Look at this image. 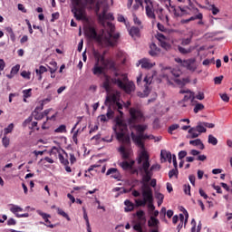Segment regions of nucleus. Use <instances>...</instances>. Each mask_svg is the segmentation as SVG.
Segmentation results:
<instances>
[{
  "label": "nucleus",
  "mask_w": 232,
  "mask_h": 232,
  "mask_svg": "<svg viewBox=\"0 0 232 232\" xmlns=\"http://www.w3.org/2000/svg\"><path fill=\"white\" fill-rule=\"evenodd\" d=\"M111 82L128 95L135 92V83L128 79V74L126 73L114 72L112 78L105 74L102 82V88L105 89V92H109L111 91Z\"/></svg>",
  "instance_id": "obj_1"
},
{
  "label": "nucleus",
  "mask_w": 232,
  "mask_h": 232,
  "mask_svg": "<svg viewBox=\"0 0 232 232\" xmlns=\"http://www.w3.org/2000/svg\"><path fill=\"white\" fill-rule=\"evenodd\" d=\"M139 171L142 177V182L148 183L153 177V171H160V165L150 163V155L148 151H141L138 158Z\"/></svg>",
  "instance_id": "obj_2"
},
{
  "label": "nucleus",
  "mask_w": 232,
  "mask_h": 232,
  "mask_svg": "<svg viewBox=\"0 0 232 232\" xmlns=\"http://www.w3.org/2000/svg\"><path fill=\"white\" fill-rule=\"evenodd\" d=\"M116 139L122 141V145L119 148V151L122 159H124V160H128L131 155V149H130L131 140L130 139V136L126 135V131L116 130Z\"/></svg>",
  "instance_id": "obj_3"
},
{
  "label": "nucleus",
  "mask_w": 232,
  "mask_h": 232,
  "mask_svg": "<svg viewBox=\"0 0 232 232\" xmlns=\"http://www.w3.org/2000/svg\"><path fill=\"white\" fill-rule=\"evenodd\" d=\"M107 25L109 26V30L103 35L102 42L106 44V46H117L121 34L119 33L115 34V25H113V24L107 23Z\"/></svg>",
  "instance_id": "obj_4"
},
{
  "label": "nucleus",
  "mask_w": 232,
  "mask_h": 232,
  "mask_svg": "<svg viewBox=\"0 0 232 232\" xmlns=\"http://www.w3.org/2000/svg\"><path fill=\"white\" fill-rule=\"evenodd\" d=\"M130 137L134 144H136L138 148L141 149V151H146V145L144 144V140H153V139H155V136L153 134H135V132H131Z\"/></svg>",
  "instance_id": "obj_5"
},
{
  "label": "nucleus",
  "mask_w": 232,
  "mask_h": 232,
  "mask_svg": "<svg viewBox=\"0 0 232 232\" xmlns=\"http://www.w3.org/2000/svg\"><path fill=\"white\" fill-rule=\"evenodd\" d=\"M72 9L71 12L73 14L76 21H86V11L84 8L79 7L81 0H71Z\"/></svg>",
  "instance_id": "obj_6"
},
{
  "label": "nucleus",
  "mask_w": 232,
  "mask_h": 232,
  "mask_svg": "<svg viewBox=\"0 0 232 232\" xmlns=\"http://www.w3.org/2000/svg\"><path fill=\"white\" fill-rule=\"evenodd\" d=\"M130 115L129 124H135L136 122H142V121H144V114L142 113V111L139 109L130 108Z\"/></svg>",
  "instance_id": "obj_7"
},
{
  "label": "nucleus",
  "mask_w": 232,
  "mask_h": 232,
  "mask_svg": "<svg viewBox=\"0 0 232 232\" xmlns=\"http://www.w3.org/2000/svg\"><path fill=\"white\" fill-rule=\"evenodd\" d=\"M100 63L102 64L104 70H110L111 72H114V73H118L115 60L111 58L105 59L104 56H101Z\"/></svg>",
  "instance_id": "obj_8"
},
{
  "label": "nucleus",
  "mask_w": 232,
  "mask_h": 232,
  "mask_svg": "<svg viewBox=\"0 0 232 232\" xmlns=\"http://www.w3.org/2000/svg\"><path fill=\"white\" fill-rule=\"evenodd\" d=\"M144 184L142 185L141 188V195L143 197V200L145 201L146 204L149 202H153V189H151V187L148 185V183L143 182Z\"/></svg>",
  "instance_id": "obj_9"
},
{
  "label": "nucleus",
  "mask_w": 232,
  "mask_h": 232,
  "mask_svg": "<svg viewBox=\"0 0 232 232\" xmlns=\"http://www.w3.org/2000/svg\"><path fill=\"white\" fill-rule=\"evenodd\" d=\"M55 153H58V159L61 164H63V166H68V164H70V161H68V153H66V151L63 150V154H61V152H59V149L53 147L51 150V155H53Z\"/></svg>",
  "instance_id": "obj_10"
},
{
  "label": "nucleus",
  "mask_w": 232,
  "mask_h": 232,
  "mask_svg": "<svg viewBox=\"0 0 232 232\" xmlns=\"http://www.w3.org/2000/svg\"><path fill=\"white\" fill-rule=\"evenodd\" d=\"M194 12L197 14L196 15H193L188 19L182 20L181 23L188 24V23H190V21H197V19H198V24H204V22L202 21V19H204V15L202 13H198V8H195Z\"/></svg>",
  "instance_id": "obj_11"
},
{
  "label": "nucleus",
  "mask_w": 232,
  "mask_h": 232,
  "mask_svg": "<svg viewBox=\"0 0 232 232\" xmlns=\"http://www.w3.org/2000/svg\"><path fill=\"white\" fill-rule=\"evenodd\" d=\"M146 5L145 11L149 19H155V11L153 10V2L151 0H144Z\"/></svg>",
  "instance_id": "obj_12"
},
{
  "label": "nucleus",
  "mask_w": 232,
  "mask_h": 232,
  "mask_svg": "<svg viewBox=\"0 0 232 232\" xmlns=\"http://www.w3.org/2000/svg\"><path fill=\"white\" fill-rule=\"evenodd\" d=\"M85 35L89 39H96V41H102V38L97 34V31L93 27H89L85 31Z\"/></svg>",
  "instance_id": "obj_13"
},
{
  "label": "nucleus",
  "mask_w": 232,
  "mask_h": 232,
  "mask_svg": "<svg viewBox=\"0 0 232 232\" xmlns=\"http://www.w3.org/2000/svg\"><path fill=\"white\" fill-rule=\"evenodd\" d=\"M99 63H101V58L96 59V63L92 68L93 75H102V73H104V66L99 65Z\"/></svg>",
  "instance_id": "obj_14"
},
{
  "label": "nucleus",
  "mask_w": 232,
  "mask_h": 232,
  "mask_svg": "<svg viewBox=\"0 0 232 232\" xmlns=\"http://www.w3.org/2000/svg\"><path fill=\"white\" fill-rule=\"evenodd\" d=\"M37 213L44 220L45 226L47 227H51V229H53V227H55V225H53L52 222L48 220V218H52V216H50V214H46L41 210H37Z\"/></svg>",
  "instance_id": "obj_15"
},
{
  "label": "nucleus",
  "mask_w": 232,
  "mask_h": 232,
  "mask_svg": "<svg viewBox=\"0 0 232 232\" xmlns=\"http://www.w3.org/2000/svg\"><path fill=\"white\" fill-rule=\"evenodd\" d=\"M106 175H111V179H115V180H121V171L117 168H111L107 170Z\"/></svg>",
  "instance_id": "obj_16"
},
{
  "label": "nucleus",
  "mask_w": 232,
  "mask_h": 232,
  "mask_svg": "<svg viewBox=\"0 0 232 232\" xmlns=\"http://www.w3.org/2000/svg\"><path fill=\"white\" fill-rule=\"evenodd\" d=\"M128 130V126L124 121L121 119H118L116 121V128H114V132L116 131H126Z\"/></svg>",
  "instance_id": "obj_17"
},
{
  "label": "nucleus",
  "mask_w": 232,
  "mask_h": 232,
  "mask_svg": "<svg viewBox=\"0 0 232 232\" xmlns=\"http://www.w3.org/2000/svg\"><path fill=\"white\" fill-rule=\"evenodd\" d=\"M98 17L101 21H104V20L113 21L115 19V17L113 16V14L106 13V9H103L102 13L101 14H99Z\"/></svg>",
  "instance_id": "obj_18"
},
{
  "label": "nucleus",
  "mask_w": 232,
  "mask_h": 232,
  "mask_svg": "<svg viewBox=\"0 0 232 232\" xmlns=\"http://www.w3.org/2000/svg\"><path fill=\"white\" fill-rule=\"evenodd\" d=\"M140 64H141V68H144L145 70H150L155 66V63H151L148 58L140 60Z\"/></svg>",
  "instance_id": "obj_19"
},
{
  "label": "nucleus",
  "mask_w": 232,
  "mask_h": 232,
  "mask_svg": "<svg viewBox=\"0 0 232 232\" xmlns=\"http://www.w3.org/2000/svg\"><path fill=\"white\" fill-rule=\"evenodd\" d=\"M119 166L124 170V171H130L131 169V166H135V160H130L128 162L127 160H124L121 163H119Z\"/></svg>",
  "instance_id": "obj_20"
},
{
  "label": "nucleus",
  "mask_w": 232,
  "mask_h": 232,
  "mask_svg": "<svg viewBox=\"0 0 232 232\" xmlns=\"http://www.w3.org/2000/svg\"><path fill=\"white\" fill-rule=\"evenodd\" d=\"M159 53H160V49L159 47H157V44H151L150 45V51H149V54L151 57H157V55H159Z\"/></svg>",
  "instance_id": "obj_21"
},
{
  "label": "nucleus",
  "mask_w": 232,
  "mask_h": 232,
  "mask_svg": "<svg viewBox=\"0 0 232 232\" xmlns=\"http://www.w3.org/2000/svg\"><path fill=\"white\" fill-rule=\"evenodd\" d=\"M156 14H158V17L160 19V21H166V23L169 21L168 14L164 13V9L162 7H159L156 11Z\"/></svg>",
  "instance_id": "obj_22"
},
{
  "label": "nucleus",
  "mask_w": 232,
  "mask_h": 232,
  "mask_svg": "<svg viewBox=\"0 0 232 232\" xmlns=\"http://www.w3.org/2000/svg\"><path fill=\"white\" fill-rule=\"evenodd\" d=\"M159 224H160V222L157 219V218L150 216V218L148 221V227H154V229H159Z\"/></svg>",
  "instance_id": "obj_23"
},
{
  "label": "nucleus",
  "mask_w": 232,
  "mask_h": 232,
  "mask_svg": "<svg viewBox=\"0 0 232 232\" xmlns=\"http://www.w3.org/2000/svg\"><path fill=\"white\" fill-rule=\"evenodd\" d=\"M160 157L161 159L164 160V162H166V160H168V162H169V164H171V152L168 151V150H161L160 152Z\"/></svg>",
  "instance_id": "obj_24"
},
{
  "label": "nucleus",
  "mask_w": 232,
  "mask_h": 232,
  "mask_svg": "<svg viewBox=\"0 0 232 232\" xmlns=\"http://www.w3.org/2000/svg\"><path fill=\"white\" fill-rule=\"evenodd\" d=\"M124 205L126 206L124 208L125 213H130V211H133V209H135V205L133 204V202H130V199H126L124 201Z\"/></svg>",
  "instance_id": "obj_25"
},
{
  "label": "nucleus",
  "mask_w": 232,
  "mask_h": 232,
  "mask_svg": "<svg viewBox=\"0 0 232 232\" xmlns=\"http://www.w3.org/2000/svg\"><path fill=\"white\" fill-rule=\"evenodd\" d=\"M129 34L130 37H140V29H139V27L132 26L129 30Z\"/></svg>",
  "instance_id": "obj_26"
},
{
  "label": "nucleus",
  "mask_w": 232,
  "mask_h": 232,
  "mask_svg": "<svg viewBox=\"0 0 232 232\" xmlns=\"http://www.w3.org/2000/svg\"><path fill=\"white\" fill-rule=\"evenodd\" d=\"M115 102H117V96H107L104 104L105 106L111 107V103L115 104Z\"/></svg>",
  "instance_id": "obj_27"
},
{
  "label": "nucleus",
  "mask_w": 232,
  "mask_h": 232,
  "mask_svg": "<svg viewBox=\"0 0 232 232\" xmlns=\"http://www.w3.org/2000/svg\"><path fill=\"white\" fill-rule=\"evenodd\" d=\"M169 1V5L170 6V8H172L174 15H176V17H180V15H182V12H184V10H182V8L179 7L178 9L171 5V0H168Z\"/></svg>",
  "instance_id": "obj_28"
},
{
  "label": "nucleus",
  "mask_w": 232,
  "mask_h": 232,
  "mask_svg": "<svg viewBox=\"0 0 232 232\" xmlns=\"http://www.w3.org/2000/svg\"><path fill=\"white\" fill-rule=\"evenodd\" d=\"M175 61L181 64V66H184V68H189L191 66V61L190 60H182L180 58H175Z\"/></svg>",
  "instance_id": "obj_29"
},
{
  "label": "nucleus",
  "mask_w": 232,
  "mask_h": 232,
  "mask_svg": "<svg viewBox=\"0 0 232 232\" xmlns=\"http://www.w3.org/2000/svg\"><path fill=\"white\" fill-rule=\"evenodd\" d=\"M48 72V69L44 67V65H41L39 69L35 70V73L39 76V80L41 81L43 79V73H46Z\"/></svg>",
  "instance_id": "obj_30"
},
{
  "label": "nucleus",
  "mask_w": 232,
  "mask_h": 232,
  "mask_svg": "<svg viewBox=\"0 0 232 232\" xmlns=\"http://www.w3.org/2000/svg\"><path fill=\"white\" fill-rule=\"evenodd\" d=\"M82 211H83V218L87 226V231L92 232V227H90V219L88 218V213L86 212V208L84 207L82 208Z\"/></svg>",
  "instance_id": "obj_31"
},
{
  "label": "nucleus",
  "mask_w": 232,
  "mask_h": 232,
  "mask_svg": "<svg viewBox=\"0 0 232 232\" xmlns=\"http://www.w3.org/2000/svg\"><path fill=\"white\" fill-rule=\"evenodd\" d=\"M194 95L195 93H193L192 92L187 93L182 99V101L179 102V104H183V102H188V101H193V99H195Z\"/></svg>",
  "instance_id": "obj_32"
},
{
  "label": "nucleus",
  "mask_w": 232,
  "mask_h": 232,
  "mask_svg": "<svg viewBox=\"0 0 232 232\" xmlns=\"http://www.w3.org/2000/svg\"><path fill=\"white\" fill-rule=\"evenodd\" d=\"M189 144L191 146H199V150H204V143H202V140L200 139L193 140L189 141Z\"/></svg>",
  "instance_id": "obj_33"
},
{
  "label": "nucleus",
  "mask_w": 232,
  "mask_h": 232,
  "mask_svg": "<svg viewBox=\"0 0 232 232\" xmlns=\"http://www.w3.org/2000/svg\"><path fill=\"white\" fill-rule=\"evenodd\" d=\"M57 119V112H55L54 114H53L51 117L47 116L46 117V121H44L42 125V129L43 130H46V123L48 122V121H53V122H55Z\"/></svg>",
  "instance_id": "obj_34"
},
{
  "label": "nucleus",
  "mask_w": 232,
  "mask_h": 232,
  "mask_svg": "<svg viewBox=\"0 0 232 232\" xmlns=\"http://www.w3.org/2000/svg\"><path fill=\"white\" fill-rule=\"evenodd\" d=\"M50 66H48L50 73H55L57 72V62L52 60L49 63Z\"/></svg>",
  "instance_id": "obj_35"
},
{
  "label": "nucleus",
  "mask_w": 232,
  "mask_h": 232,
  "mask_svg": "<svg viewBox=\"0 0 232 232\" xmlns=\"http://www.w3.org/2000/svg\"><path fill=\"white\" fill-rule=\"evenodd\" d=\"M31 116H33L35 121H43V119H44V114L37 111H34Z\"/></svg>",
  "instance_id": "obj_36"
},
{
  "label": "nucleus",
  "mask_w": 232,
  "mask_h": 232,
  "mask_svg": "<svg viewBox=\"0 0 232 232\" xmlns=\"http://www.w3.org/2000/svg\"><path fill=\"white\" fill-rule=\"evenodd\" d=\"M10 211H11V213H14V215H15V217H17V215H19V213L21 211H23V208H21L17 205H12V207L10 208Z\"/></svg>",
  "instance_id": "obj_37"
},
{
  "label": "nucleus",
  "mask_w": 232,
  "mask_h": 232,
  "mask_svg": "<svg viewBox=\"0 0 232 232\" xmlns=\"http://www.w3.org/2000/svg\"><path fill=\"white\" fill-rule=\"evenodd\" d=\"M196 131H198L199 133H206V125L204 122H198V125L195 128Z\"/></svg>",
  "instance_id": "obj_38"
},
{
  "label": "nucleus",
  "mask_w": 232,
  "mask_h": 232,
  "mask_svg": "<svg viewBox=\"0 0 232 232\" xmlns=\"http://www.w3.org/2000/svg\"><path fill=\"white\" fill-rule=\"evenodd\" d=\"M82 131H84V129H78L76 131H74L72 135V140L75 144H79V140L77 139V137H79V135H81Z\"/></svg>",
  "instance_id": "obj_39"
},
{
  "label": "nucleus",
  "mask_w": 232,
  "mask_h": 232,
  "mask_svg": "<svg viewBox=\"0 0 232 232\" xmlns=\"http://www.w3.org/2000/svg\"><path fill=\"white\" fill-rule=\"evenodd\" d=\"M173 177H176V179H179V169L178 168H174L169 171V178L173 179Z\"/></svg>",
  "instance_id": "obj_40"
},
{
  "label": "nucleus",
  "mask_w": 232,
  "mask_h": 232,
  "mask_svg": "<svg viewBox=\"0 0 232 232\" xmlns=\"http://www.w3.org/2000/svg\"><path fill=\"white\" fill-rule=\"evenodd\" d=\"M134 128H135L136 131L138 132V135H139V133H144V130H148V126L140 125V124L134 125Z\"/></svg>",
  "instance_id": "obj_41"
},
{
  "label": "nucleus",
  "mask_w": 232,
  "mask_h": 232,
  "mask_svg": "<svg viewBox=\"0 0 232 232\" xmlns=\"http://www.w3.org/2000/svg\"><path fill=\"white\" fill-rule=\"evenodd\" d=\"M153 81V76H145L143 79V82L145 83L144 86L146 88V90H148V87L150 86V84H151V82Z\"/></svg>",
  "instance_id": "obj_42"
},
{
  "label": "nucleus",
  "mask_w": 232,
  "mask_h": 232,
  "mask_svg": "<svg viewBox=\"0 0 232 232\" xmlns=\"http://www.w3.org/2000/svg\"><path fill=\"white\" fill-rule=\"evenodd\" d=\"M122 108H123L122 103L116 101L115 103H114V109L118 110V111H119V113L121 117H122V115H124V112H122V111H121Z\"/></svg>",
  "instance_id": "obj_43"
},
{
  "label": "nucleus",
  "mask_w": 232,
  "mask_h": 232,
  "mask_svg": "<svg viewBox=\"0 0 232 232\" xmlns=\"http://www.w3.org/2000/svg\"><path fill=\"white\" fill-rule=\"evenodd\" d=\"M208 144H212V146H217L218 144V140L215 136L209 134Z\"/></svg>",
  "instance_id": "obj_44"
},
{
  "label": "nucleus",
  "mask_w": 232,
  "mask_h": 232,
  "mask_svg": "<svg viewBox=\"0 0 232 232\" xmlns=\"http://www.w3.org/2000/svg\"><path fill=\"white\" fill-rule=\"evenodd\" d=\"M192 39H193V34H191L190 37H188V38H183L181 40V45L188 46V45L191 44Z\"/></svg>",
  "instance_id": "obj_45"
},
{
  "label": "nucleus",
  "mask_w": 232,
  "mask_h": 232,
  "mask_svg": "<svg viewBox=\"0 0 232 232\" xmlns=\"http://www.w3.org/2000/svg\"><path fill=\"white\" fill-rule=\"evenodd\" d=\"M188 133L190 135V139H197L200 134L197 133V130L195 128H190L188 130Z\"/></svg>",
  "instance_id": "obj_46"
},
{
  "label": "nucleus",
  "mask_w": 232,
  "mask_h": 232,
  "mask_svg": "<svg viewBox=\"0 0 232 232\" xmlns=\"http://www.w3.org/2000/svg\"><path fill=\"white\" fill-rule=\"evenodd\" d=\"M140 6L144 8V6L142 5V0H135V4L133 5L132 9L134 10V12H137V10L140 8Z\"/></svg>",
  "instance_id": "obj_47"
},
{
  "label": "nucleus",
  "mask_w": 232,
  "mask_h": 232,
  "mask_svg": "<svg viewBox=\"0 0 232 232\" xmlns=\"http://www.w3.org/2000/svg\"><path fill=\"white\" fill-rule=\"evenodd\" d=\"M57 213H58V215H61V217H63V218H66V220H68V221L71 220L70 216H68L66 214V212H64V210H63V208H58Z\"/></svg>",
  "instance_id": "obj_48"
},
{
  "label": "nucleus",
  "mask_w": 232,
  "mask_h": 232,
  "mask_svg": "<svg viewBox=\"0 0 232 232\" xmlns=\"http://www.w3.org/2000/svg\"><path fill=\"white\" fill-rule=\"evenodd\" d=\"M178 50L179 53H182L183 55H186L187 53H191V49H186L180 45L178 46Z\"/></svg>",
  "instance_id": "obj_49"
},
{
  "label": "nucleus",
  "mask_w": 232,
  "mask_h": 232,
  "mask_svg": "<svg viewBox=\"0 0 232 232\" xmlns=\"http://www.w3.org/2000/svg\"><path fill=\"white\" fill-rule=\"evenodd\" d=\"M144 215H145L144 210H138L136 212V217L139 218V220L146 221V217H144Z\"/></svg>",
  "instance_id": "obj_50"
},
{
  "label": "nucleus",
  "mask_w": 232,
  "mask_h": 232,
  "mask_svg": "<svg viewBox=\"0 0 232 232\" xmlns=\"http://www.w3.org/2000/svg\"><path fill=\"white\" fill-rule=\"evenodd\" d=\"M160 44L161 48H164V50H169L171 48V44H169V43H168L167 40L160 42Z\"/></svg>",
  "instance_id": "obj_51"
},
{
  "label": "nucleus",
  "mask_w": 232,
  "mask_h": 232,
  "mask_svg": "<svg viewBox=\"0 0 232 232\" xmlns=\"http://www.w3.org/2000/svg\"><path fill=\"white\" fill-rule=\"evenodd\" d=\"M54 131L55 133H66V125H60Z\"/></svg>",
  "instance_id": "obj_52"
},
{
  "label": "nucleus",
  "mask_w": 232,
  "mask_h": 232,
  "mask_svg": "<svg viewBox=\"0 0 232 232\" xmlns=\"http://www.w3.org/2000/svg\"><path fill=\"white\" fill-rule=\"evenodd\" d=\"M202 110H204V104H202V103H198V104H196V106L194 107V113H198V111H202Z\"/></svg>",
  "instance_id": "obj_53"
},
{
  "label": "nucleus",
  "mask_w": 232,
  "mask_h": 232,
  "mask_svg": "<svg viewBox=\"0 0 232 232\" xmlns=\"http://www.w3.org/2000/svg\"><path fill=\"white\" fill-rule=\"evenodd\" d=\"M2 144H3L4 147L8 148V146H10V138L5 136L2 139Z\"/></svg>",
  "instance_id": "obj_54"
},
{
  "label": "nucleus",
  "mask_w": 232,
  "mask_h": 232,
  "mask_svg": "<svg viewBox=\"0 0 232 232\" xmlns=\"http://www.w3.org/2000/svg\"><path fill=\"white\" fill-rule=\"evenodd\" d=\"M176 82L179 84V86H186V84H188V82H189V80L188 79H183V80L177 79Z\"/></svg>",
  "instance_id": "obj_55"
},
{
  "label": "nucleus",
  "mask_w": 232,
  "mask_h": 232,
  "mask_svg": "<svg viewBox=\"0 0 232 232\" xmlns=\"http://www.w3.org/2000/svg\"><path fill=\"white\" fill-rule=\"evenodd\" d=\"M4 131H5V135H8V133H12V131H14V123L9 124L8 127L4 130Z\"/></svg>",
  "instance_id": "obj_56"
},
{
  "label": "nucleus",
  "mask_w": 232,
  "mask_h": 232,
  "mask_svg": "<svg viewBox=\"0 0 232 232\" xmlns=\"http://www.w3.org/2000/svg\"><path fill=\"white\" fill-rule=\"evenodd\" d=\"M24 98L28 99L29 97H32V89H27L23 91Z\"/></svg>",
  "instance_id": "obj_57"
},
{
  "label": "nucleus",
  "mask_w": 232,
  "mask_h": 232,
  "mask_svg": "<svg viewBox=\"0 0 232 232\" xmlns=\"http://www.w3.org/2000/svg\"><path fill=\"white\" fill-rule=\"evenodd\" d=\"M179 128H180V125L179 124H172L169 127V133H173V131H175V130H179Z\"/></svg>",
  "instance_id": "obj_58"
},
{
  "label": "nucleus",
  "mask_w": 232,
  "mask_h": 232,
  "mask_svg": "<svg viewBox=\"0 0 232 232\" xmlns=\"http://www.w3.org/2000/svg\"><path fill=\"white\" fill-rule=\"evenodd\" d=\"M20 68H21V65H19V64L14 65V66L11 69V73H14V75H17V73L19 72Z\"/></svg>",
  "instance_id": "obj_59"
},
{
  "label": "nucleus",
  "mask_w": 232,
  "mask_h": 232,
  "mask_svg": "<svg viewBox=\"0 0 232 232\" xmlns=\"http://www.w3.org/2000/svg\"><path fill=\"white\" fill-rule=\"evenodd\" d=\"M32 121H34V117L33 116H29L26 120H24V121L23 122V127L26 128V126H28V124H30V122H32Z\"/></svg>",
  "instance_id": "obj_60"
},
{
  "label": "nucleus",
  "mask_w": 232,
  "mask_h": 232,
  "mask_svg": "<svg viewBox=\"0 0 232 232\" xmlns=\"http://www.w3.org/2000/svg\"><path fill=\"white\" fill-rule=\"evenodd\" d=\"M135 202L138 208L144 207L147 204L143 199H136Z\"/></svg>",
  "instance_id": "obj_61"
},
{
  "label": "nucleus",
  "mask_w": 232,
  "mask_h": 232,
  "mask_svg": "<svg viewBox=\"0 0 232 232\" xmlns=\"http://www.w3.org/2000/svg\"><path fill=\"white\" fill-rule=\"evenodd\" d=\"M132 16L134 24H136L138 26H140V24H142V22L140 21V19H139V17H137V14H132Z\"/></svg>",
  "instance_id": "obj_62"
},
{
  "label": "nucleus",
  "mask_w": 232,
  "mask_h": 232,
  "mask_svg": "<svg viewBox=\"0 0 232 232\" xmlns=\"http://www.w3.org/2000/svg\"><path fill=\"white\" fill-rule=\"evenodd\" d=\"M224 79L223 75L218 76L214 78L215 84H222V81Z\"/></svg>",
  "instance_id": "obj_63"
},
{
  "label": "nucleus",
  "mask_w": 232,
  "mask_h": 232,
  "mask_svg": "<svg viewBox=\"0 0 232 232\" xmlns=\"http://www.w3.org/2000/svg\"><path fill=\"white\" fill-rule=\"evenodd\" d=\"M133 230L134 231H138V232H140V231H143L142 230V225L140 223H137L133 226Z\"/></svg>",
  "instance_id": "obj_64"
}]
</instances>
